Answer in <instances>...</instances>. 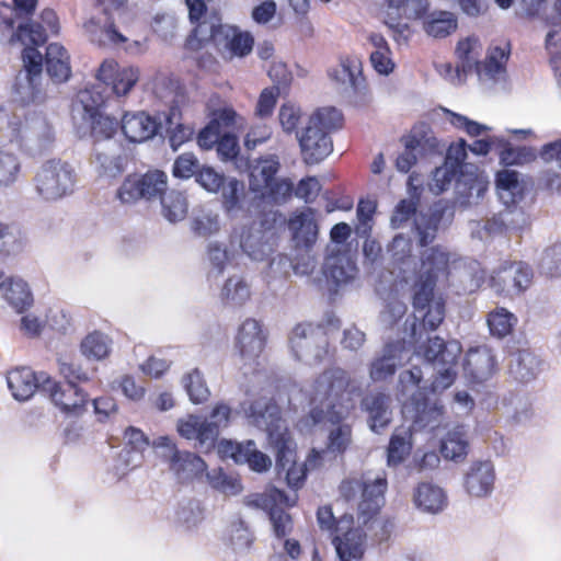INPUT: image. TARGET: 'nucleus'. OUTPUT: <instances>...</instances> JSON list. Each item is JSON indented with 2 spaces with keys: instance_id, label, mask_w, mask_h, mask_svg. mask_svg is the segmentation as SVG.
<instances>
[{
  "instance_id": "nucleus-39",
  "label": "nucleus",
  "mask_w": 561,
  "mask_h": 561,
  "mask_svg": "<svg viewBox=\"0 0 561 561\" xmlns=\"http://www.w3.org/2000/svg\"><path fill=\"white\" fill-rule=\"evenodd\" d=\"M407 139L412 137L416 140V153L420 157H428L442 153L439 140L435 136L431 126L426 123L414 125L408 135H403Z\"/></svg>"
},
{
  "instance_id": "nucleus-22",
  "label": "nucleus",
  "mask_w": 561,
  "mask_h": 561,
  "mask_svg": "<svg viewBox=\"0 0 561 561\" xmlns=\"http://www.w3.org/2000/svg\"><path fill=\"white\" fill-rule=\"evenodd\" d=\"M316 210L307 207L300 213H295L288 221L291 232V241L295 249L310 250L317 242L319 226L314 218Z\"/></svg>"
},
{
  "instance_id": "nucleus-44",
  "label": "nucleus",
  "mask_w": 561,
  "mask_h": 561,
  "mask_svg": "<svg viewBox=\"0 0 561 561\" xmlns=\"http://www.w3.org/2000/svg\"><path fill=\"white\" fill-rule=\"evenodd\" d=\"M398 348L394 343H387L382 356L376 358L370 365V378L374 381H383L393 376L397 371L396 353Z\"/></svg>"
},
{
  "instance_id": "nucleus-51",
  "label": "nucleus",
  "mask_w": 561,
  "mask_h": 561,
  "mask_svg": "<svg viewBox=\"0 0 561 561\" xmlns=\"http://www.w3.org/2000/svg\"><path fill=\"white\" fill-rule=\"evenodd\" d=\"M539 156L535 148L530 146H513V144L499 152L500 163L507 168L513 165H523L533 162Z\"/></svg>"
},
{
  "instance_id": "nucleus-36",
  "label": "nucleus",
  "mask_w": 561,
  "mask_h": 561,
  "mask_svg": "<svg viewBox=\"0 0 561 561\" xmlns=\"http://www.w3.org/2000/svg\"><path fill=\"white\" fill-rule=\"evenodd\" d=\"M449 254L440 245H433L421 253V268L417 275L430 276L438 280L447 272Z\"/></svg>"
},
{
  "instance_id": "nucleus-4",
  "label": "nucleus",
  "mask_w": 561,
  "mask_h": 561,
  "mask_svg": "<svg viewBox=\"0 0 561 561\" xmlns=\"http://www.w3.org/2000/svg\"><path fill=\"white\" fill-rule=\"evenodd\" d=\"M343 119V113L333 106L318 108L309 117L301 133L297 134L306 164H318L333 151L331 133L342 127Z\"/></svg>"
},
{
  "instance_id": "nucleus-7",
  "label": "nucleus",
  "mask_w": 561,
  "mask_h": 561,
  "mask_svg": "<svg viewBox=\"0 0 561 561\" xmlns=\"http://www.w3.org/2000/svg\"><path fill=\"white\" fill-rule=\"evenodd\" d=\"M167 190V173L159 169H150L145 173L128 174L117 190V197L125 204H135L141 199L153 202Z\"/></svg>"
},
{
  "instance_id": "nucleus-8",
  "label": "nucleus",
  "mask_w": 561,
  "mask_h": 561,
  "mask_svg": "<svg viewBox=\"0 0 561 561\" xmlns=\"http://www.w3.org/2000/svg\"><path fill=\"white\" fill-rule=\"evenodd\" d=\"M37 194L45 201H57L73 192L76 173L68 162L46 161L34 176Z\"/></svg>"
},
{
  "instance_id": "nucleus-28",
  "label": "nucleus",
  "mask_w": 561,
  "mask_h": 561,
  "mask_svg": "<svg viewBox=\"0 0 561 561\" xmlns=\"http://www.w3.org/2000/svg\"><path fill=\"white\" fill-rule=\"evenodd\" d=\"M45 71L55 83H64L71 77L70 56L61 44L50 43L46 47Z\"/></svg>"
},
{
  "instance_id": "nucleus-21",
  "label": "nucleus",
  "mask_w": 561,
  "mask_h": 561,
  "mask_svg": "<svg viewBox=\"0 0 561 561\" xmlns=\"http://www.w3.org/2000/svg\"><path fill=\"white\" fill-rule=\"evenodd\" d=\"M389 394L377 391L365 394L360 400V410L367 414V424L375 434H381L392 421Z\"/></svg>"
},
{
  "instance_id": "nucleus-62",
  "label": "nucleus",
  "mask_w": 561,
  "mask_h": 561,
  "mask_svg": "<svg viewBox=\"0 0 561 561\" xmlns=\"http://www.w3.org/2000/svg\"><path fill=\"white\" fill-rule=\"evenodd\" d=\"M22 59L25 71L22 76L30 77L31 80L41 79L44 58L39 50L35 47L26 46L22 51Z\"/></svg>"
},
{
  "instance_id": "nucleus-46",
  "label": "nucleus",
  "mask_w": 561,
  "mask_h": 561,
  "mask_svg": "<svg viewBox=\"0 0 561 561\" xmlns=\"http://www.w3.org/2000/svg\"><path fill=\"white\" fill-rule=\"evenodd\" d=\"M80 351L88 359L101 360L110 354L111 340L106 334L93 331L81 341Z\"/></svg>"
},
{
  "instance_id": "nucleus-30",
  "label": "nucleus",
  "mask_w": 561,
  "mask_h": 561,
  "mask_svg": "<svg viewBox=\"0 0 561 561\" xmlns=\"http://www.w3.org/2000/svg\"><path fill=\"white\" fill-rule=\"evenodd\" d=\"M366 535L362 528H350L343 537L335 536L332 543L335 547L340 561L360 560L364 557V539Z\"/></svg>"
},
{
  "instance_id": "nucleus-59",
  "label": "nucleus",
  "mask_w": 561,
  "mask_h": 561,
  "mask_svg": "<svg viewBox=\"0 0 561 561\" xmlns=\"http://www.w3.org/2000/svg\"><path fill=\"white\" fill-rule=\"evenodd\" d=\"M21 171L19 158L13 153L0 151V187L14 184Z\"/></svg>"
},
{
  "instance_id": "nucleus-27",
  "label": "nucleus",
  "mask_w": 561,
  "mask_h": 561,
  "mask_svg": "<svg viewBox=\"0 0 561 561\" xmlns=\"http://www.w3.org/2000/svg\"><path fill=\"white\" fill-rule=\"evenodd\" d=\"M495 186L500 201L506 213H513L523 201V188L519 185L518 172L503 169L495 174Z\"/></svg>"
},
{
  "instance_id": "nucleus-52",
  "label": "nucleus",
  "mask_w": 561,
  "mask_h": 561,
  "mask_svg": "<svg viewBox=\"0 0 561 561\" xmlns=\"http://www.w3.org/2000/svg\"><path fill=\"white\" fill-rule=\"evenodd\" d=\"M205 477L209 485L219 492L238 495L243 490L240 479L228 476L221 467L206 471Z\"/></svg>"
},
{
  "instance_id": "nucleus-12",
  "label": "nucleus",
  "mask_w": 561,
  "mask_h": 561,
  "mask_svg": "<svg viewBox=\"0 0 561 561\" xmlns=\"http://www.w3.org/2000/svg\"><path fill=\"white\" fill-rule=\"evenodd\" d=\"M139 79L137 67H123L114 60H104L96 73L98 82L93 85H105L102 94L110 99V103L116 102V98L124 96L134 88Z\"/></svg>"
},
{
  "instance_id": "nucleus-9",
  "label": "nucleus",
  "mask_w": 561,
  "mask_h": 561,
  "mask_svg": "<svg viewBox=\"0 0 561 561\" xmlns=\"http://www.w3.org/2000/svg\"><path fill=\"white\" fill-rule=\"evenodd\" d=\"M15 125L14 136L20 147L30 156L43 154L55 140L53 128L42 113H27L24 119Z\"/></svg>"
},
{
  "instance_id": "nucleus-25",
  "label": "nucleus",
  "mask_w": 561,
  "mask_h": 561,
  "mask_svg": "<svg viewBox=\"0 0 561 561\" xmlns=\"http://www.w3.org/2000/svg\"><path fill=\"white\" fill-rule=\"evenodd\" d=\"M403 416L407 420H411L412 424L408 428L398 427L391 434L387 447V463L389 467H396L402 463L405 457L410 455L412 450V432H420L425 430V427H416L411 417H407L404 414ZM439 421L440 417L435 424H433V426H426V428L434 430L439 424Z\"/></svg>"
},
{
  "instance_id": "nucleus-15",
  "label": "nucleus",
  "mask_w": 561,
  "mask_h": 561,
  "mask_svg": "<svg viewBox=\"0 0 561 561\" xmlns=\"http://www.w3.org/2000/svg\"><path fill=\"white\" fill-rule=\"evenodd\" d=\"M467 158L468 144L463 138H459L448 147L443 164L432 171V180L428 184L431 192L439 195L447 191L455 178V172L461 170L465 164H471L467 162Z\"/></svg>"
},
{
  "instance_id": "nucleus-54",
  "label": "nucleus",
  "mask_w": 561,
  "mask_h": 561,
  "mask_svg": "<svg viewBox=\"0 0 561 561\" xmlns=\"http://www.w3.org/2000/svg\"><path fill=\"white\" fill-rule=\"evenodd\" d=\"M542 275L550 278L561 277V242L547 247L538 264Z\"/></svg>"
},
{
  "instance_id": "nucleus-14",
  "label": "nucleus",
  "mask_w": 561,
  "mask_h": 561,
  "mask_svg": "<svg viewBox=\"0 0 561 561\" xmlns=\"http://www.w3.org/2000/svg\"><path fill=\"white\" fill-rule=\"evenodd\" d=\"M240 411L244 413L249 424L266 432L267 439L274 437L273 434H282L284 431L279 407L273 399L243 401L240 403Z\"/></svg>"
},
{
  "instance_id": "nucleus-10",
  "label": "nucleus",
  "mask_w": 561,
  "mask_h": 561,
  "mask_svg": "<svg viewBox=\"0 0 561 561\" xmlns=\"http://www.w3.org/2000/svg\"><path fill=\"white\" fill-rule=\"evenodd\" d=\"M293 354L307 365L322 363L328 354L329 340L324 330L312 324H297L289 337Z\"/></svg>"
},
{
  "instance_id": "nucleus-38",
  "label": "nucleus",
  "mask_w": 561,
  "mask_h": 561,
  "mask_svg": "<svg viewBox=\"0 0 561 561\" xmlns=\"http://www.w3.org/2000/svg\"><path fill=\"white\" fill-rule=\"evenodd\" d=\"M7 302L19 313L28 310L34 302L33 294L28 284L20 278H10L9 283L2 286Z\"/></svg>"
},
{
  "instance_id": "nucleus-26",
  "label": "nucleus",
  "mask_w": 561,
  "mask_h": 561,
  "mask_svg": "<svg viewBox=\"0 0 561 561\" xmlns=\"http://www.w3.org/2000/svg\"><path fill=\"white\" fill-rule=\"evenodd\" d=\"M495 472L491 461H476L466 474L465 488L470 495L482 497L489 495L494 485Z\"/></svg>"
},
{
  "instance_id": "nucleus-49",
  "label": "nucleus",
  "mask_w": 561,
  "mask_h": 561,
  "mask_svg": "<svg viewBox=\"0 0 561 561\" xmlns=\"http://www.w3.org/2000/svg\"><path fill=\"white\" fill-rule=\"evenodd\" d=\"M220 298L224 305L242 306L250 298V288L242 278L229 277L222 286Z\"/></svg>"
},
{
  "instance_id": "nucleus-23",
  "label": "nucleus",
  "mask_w": 561,
  "mask_h": 561,
  "mask_svg": "<svg viewBox=\"0 0 561 561\" xmlns=\"http://www.w3.org/2000/svg\"><path fill=\"white\" fill-rule=\"evenodd\" d=\"M36 391L48 394L50 400L58 407L67 416L82 415V403L68 402L64 399L65 396L76 394L72 386H62L60 382L54 380L47 373H36Z\"/></svg>"
},
{
  "instance_id": "nucleus-35",
  "label": "nucleus",
  "mask_w": 561,
  "mask_h": 561,
  "mask_svg": "<svg viewBox=\"0 0 561 561\" xmlns=\"http://www.w3.org/2000/svg\"><path fill=\"white\" fill-rule=\"evenodd\" d=\"M469 443L463 425H456L447 431L440 442V453L446 459L454 461L463 460L468 454Z\"/></svg>"
},
{
  "instance_id": "nucleus-57",
  "label": "nucleus",
  "mask_w": 561,
  "mask_h": 561,
  "mask_svg": "<svg viewBox=\"0 0 561 561\" xmlns=\"http://www.w3.org/2000/svg\"><path fill=\"white\" fill-rule=\"evenodd\" d=\"M253 541L254 536L244 520L239 519L231 524L229 529V542L234 552H248Z\"/></svg>"
},
{
  "instance_id": "nucleus-2",
  "label": "nucleus",
  "mask_w": 561,
  "mask_h": 561,
  "mask_svg": "<svg viewBox=\"0 0 561 561\" xmlns=\"http://www.w3.org/2000/svg\"><path fill=\"white\" fill-rule=\"evenodd\" d=\"M348 386L350 378L344 369H325L314 380L310 410L305 419L311 426H336L328 435L327 449L337 455H343L352 443V426L343 423L354 408Z\"/></svg>"
},
{
  "instance_id": "nucleus-45",
  "label": "nucleus",
  "mask_w": 561,
  "mask_h": 561,
  "mask_svg": "<svg viewBox=\"0 0 561 561\" xmlns=\"http://www.w3.org/2000/svg\"><path fill=\"white\" fill-rule=\"evenodd\" d=\"M447 213H449V217H453V207L447 201L439 199L431 205L426 211H420L419 215L414 218L413 222L419 224L425 229H431L438 232Z\"/></svg>"
},
{
  "instance_id": "nucleus-40",
  "label": "nucleus",
  "mask_w": 561,
  "mask_h": 561,
  "mask_svg": "<svg viewBox=\"0 0 561 561\" xmlns=\"http://www.w3.org/2000/svg\"><path fill=\"white\" fill-rule=\"evenodd\" d=\"M273 435L274 437L267 440L272 448L275 450V470L278 476H282L286 469L290 468L293 465H296V451L290 447V437L286 427H284L282 434Z\"/></svg>"
},
{
  "instance_id": "nucleus-55",
  "label": "nucleus",
  "mask_w": 561,
  "mask_h": 561,
  "mask_svg": "<svg viewBox=\"0 0 561 561\" xmlns=\"http://www.w3.org/2000/svg\"><path fill=\"white\" fill-rule=\"evenodd\" d=\"M516 317L504 308L490 312L488 325L492 336L504 337L508 335L516 324Z\"/></svg>"
},
{
  "instance_id": "nucleus-11",
  "label": "nucleus",
  "mask_w": 561,
  "mask_h": 561,
  "mask_svg": "<svg viewBox=\"0 0 561 561\" xmlns=\"http://www.w3.org/2000/svg\"><path fill=\"white\" fill-rule=\"evenodd\" d=\"M153 446L165 449L163 458L168 459L169 469L179 481H192L205 474L207 470L205 460L195 453L180 450L169 436L158 437Z\"/></svg>"
},
{
  "instance_id": "nucleus-41",
  "label": "nucleus",
  "mask_w": 561,
  "mask_h": 561,
  "mask_svg": "<svg viewBox=\"0 0 561 561\" xmlns=\"http://www.w3.org/2000/svg\"><path fill=\"white\" fill-rule=\"evenodd\" d=\"M26 237L15 224L0 220V254L11 256L20 254L26 245Z\"/></svg>"
},
{
  "instance_id": "nucleus-24",
  "label": "nucleus",
  "mask_w": 561,
  "mask_h": 561,
  "mask_svg": "<svg viewBox=\"0 0 561 561\" xmlns=\"http://www.w3.org/2000/svg\"><path fill=\"white\" fill-rule=\"evenodd\" d=\"M545 368V360L529 348L517 350L511 355L510 376L520 383L535 380Z\"/></svg>"
},
{
  "instance_id": "nucleus-43",
  "label": "nucleus",
  "mask_w": 561,
  "mask_h": 561,
  "mask_svg": "<svg viewBox=\"0 0 561 561\" xmlns=\"http://www.w3.org/2000/svg\"><path fill=\"white\" fill-rule=\"evenodd\" d=\"M59 371L66 379V383L64 386H72L73 391L77 393L75 396L78 397V401L76 403H82V413L87 410V404L89 402L88 393L84 392L79 386L78 382L89 381V375L87 371L82 370L80 365L75 363H67L59 360Z\"/></svg>"
},
{
  "instance_id": "nucleus-3",
  "label": "nucleus",
  "mask_w": 561,
  "mask_h": 561,
  "mask_svg": "<svg viewBox=\"0 0 561 561\" xmlns=\"http://www.w3.org/2000/svg\"><path fill=\"white\" fill-rule=\"evenodd\" d=\"M207 23L197 24L185 39L184 48L198 51L207 44H211L224 59L245 58L254 47V36L249 31H242L237 25L216 23L209 26L208 35L205 30Z\"/></svg>"
},
{
  "instance_id": "nucleus-29",
  "label": "nucleus",
  "mask_w": 561,
  "mask_h": 561,
  "mask_svg": "<svg viewBox=\"0 0 561 561\" xmlns=\"http://www.w3.org/2000/svg\"><path fill=\"white\" fill-rule=\"evenodd\" d=\"M413 502L419 510L437 514L446 506L447 496L442 488L430 482H421L414 489Z\"/></svg>"
},
{
  "instance_id": "nucleus-13",
  "label": "nucleus",
  "mask_w": 561,
  "mask_h": 561,
  "mask_svg": "<svg viewBox=\"0 0 561 561\" xmlns=\"http://www.w3.org/2000/svg\"><path fill=\"white\" fill-rule=\"evenodd\" d=\"M454 204L468 207L473 201L484 196L489 186V178L477 164H465L455 172Z\"/></svg>"
},
{
  "instance_id": "nucleus-6",
  "label": "nucleus",
  "mask_w": 561,
  "mask_h": 561,
  "mask_svg": "<svg viewBox=\"0 0 561 561\" xmlns=\"http://www.w3.org/2000/svg\"><path fill=\"white\" fill-rule=\"evenodd\" d=\"M436 284L434 277L416 274L412 286L415 319H420L422 328L430 331H435L445 319V301L442 297L435 298L434 295Z\"/></svg>"
},
{
  "instance_id": "nucleus-20",
  "label": "nucleus",
  "mask_w": 561,
  "mask_h": 561,
  "mask_svg": "<svg viewBox=\"0 0 561 561\" xmlns=\"http://www.w3.org/2000/svg\"><path fill=\"white\" fill-rule=\"evenodd\" d=\"M466 377L474 383L489 380L496 370V359L490 347L485 345L471 347L462 363Z\"/></svg>"
},
{
  "instance_id": "nucleus-19",
  "label": "nucleus",
  "mask_w": 561,
  "mask_h": 561,
  "mask_svg": "<svg viewBox=\"0 0 561 561\" xmlns=\"http://www.w3.org/2000/svg\"><path fill=\"white\" fill-rule=\"evenodd\" d=\"M125 138L131 144H140L157 136L162 124L158 117L146 112L125 113L119 126Z\"/></svg>"
},
{
  "instance_id": "nucleus-16",
  "label": "nucleus",
  "mask_w": 561,
  "mask_h": 561,
  "mask_svg": "<svg viewBox=\"0 0 561 561\" xmlns=\"http://www.w3.org/2000/svg\"><path fill=\"white\" fill-rule=\"evenodd\" d=\"M322 273L331 294H336L337 289L351 283L357 275L358 268L355 260L347 251H336L328 253Z\"/></svg>"
},
{
  "instance_id": "nucleus-63",
  "label": "nucleus",
  "mask_w": 561,
  "mask_h": 561,
  "mask_svg": "<svg viewBox=\"0 0 561 561\" xmlns=\"http://www.w3.org/2000/svg\"><path fill=\"white\" fill-rule=\"evenodd\" d=\"M273 81V89L286 94L293 82V73L283 61L273 62L267 72Z\"/></svg>"
},
{
  "instance_id": "nucleus-5",
  "label": "nucleus",
  "mask_w": 561,
  "mask_h": 561,
  "mask_svg": "<svg viewBox=\"0 0 561 561\" xmlns=\"http://www.w3.org/2000/svg\"><path fill=\"white\" fill-rule=\"evenodd\" d=\"M103 88L105 85H91L78 94L83 108V119L90 125L94 145L112 139L121 126V121L107 112L111 103L110 99L102 94Z\"/></svg>"
},
{
  "instance_id": "nucleus-17",
  "label": "nucleus",
  "mask_w": 561,
  "mask_h": 561,
  "mask_svg": "<svg viewBox=\"0 0 561 561\" xmlns=\"http://www.w3.org/2000/svg\"><path fill=\"white\" fill-rule=\"evenodd\" d=\"M279 237L274 228L249 229L241 236V249L253 261H268L273 265Z\"/></svg>"
},
{
  "instance_id": "nucleus-64",
  "label": "nucleus",
  "mask_w": 561,
  "mask_h": 561,
  "mask_svg": "<svg viewBox=\"0 0 561 561\" xmlns=\"http://www.w3.org/2000/svg\"><path fill=\"white\" fill-rule=\"evenodd\" d=\"M268 517L273 526L274 536L277 539L285 538L293 527L291 516L279 506H270Z\"/></svg>"
},
{
  "instance_id": "nucleus-18",
  "label": "nucleus",
  "mask_w": 561,
  "mask_h": 561,
  "mask_svg": "<svg viewBox=\"0 0 561 561\" xmlns=\"http://www.w3.org/2000/svg\"><path fill=\"white\" fill-rule=\"evenodd\" d=\"M266 336L262 327L255 319H247L239 328L236 336L234 348L244 364L256 360L265 347Z\"/></svg>"
},
{
  "instance_id": "nucleus-61",
  "label": "nucleus",
  "mask_w": 561,
  "mask_h": 561,
  "mask_svg": "<svg viewBox=\"0 0 561 561\" xmlns=\"http://www.w3.org/2000/svg\"><path fill=\"white\" fill-rule=\"evenodd\" d=\"M417 215V201L403 198L394 206L390 217V227L392 229H399L412 217L415 218Z\"/></svg>"
},
{
  "instance_id": "nucleus-31",
  "label": "nucleus",
  "mask_w": 561,
  "mask_h": 561,
  "mask_svg": "<svg viewBox=\"0 0 561 561\" xmlns=\"http://www.w3.org/2000/svg\"><path fill=\"white\" fill-rule=\"evenodd\" d=\"M218 194L220 195L221 209L228 217H234L243 209L245 198L243 181L233 176H226L225 184H222V188H220Z\"/></svg>"
},
{
  "instance_id": "nucleus-32",
  "label": "nucleus",
  "mask_w": 561,
  "mask_h": 561,
  "mask_svg": "<svg viewBox=\"0 0 561 561\" xmlns=\"http://www.w3.org/2000/svg\"><path fill=\"white\" fill-rule=\"evenodd\" d=\"M36 373L28 367L10 370L7 375L8 388L18 401H26L36 392Z\"/></svg>"
},
{
  "instance_id": "nucleus-1",
  "label": "nucleus",
  "mask_w": 561,
  "mask_h": 561,
  "mask_svg": "<svg viewBox=\"0 0 561 561\" xmlns=\"http://www.w3.org/2000/svg\"><path fill=\"white\" fill-rule=\"evenodd\" d=\"M462 352L460 342L445 341L438 335L428 336L423 346L425 360L437 370L428 386H421L423 371L420 366L402 370L399 375L398 389L401 396L411 392L402 404V414L411 417L416 427L433 426L444 413V405L438 398L449 388L457 376L455 366Z\"/></svg>"
},
{
  "instance_id": "nucleus-60",
  "label": "nucleus",
  "mask_w": 561,
  "mask_h": 561,
  "mask_svg": "<svg viewBox=\"0 0 561 561\" xmlns=\"http://www.w3.org/2000/svg\"><path fill=\"white\" fill-rule=\"evenodd\" d=\"M95 162L99 165L100 174L108 178H116L124 171V158L122 156H110L94 147Z\"/></svg>"
},
{
  "instance_id": "nucleus-37",
  "label": "nucleus",
  "mask_w": 561,
  "mask_h": 561,
  "mask_svg": "<svg viewBox=\"0 0 561 561\" xmlns=\"http://www.w3.org/2000/svg\"><path fill=\"white\" fill-rule=\"evenodd\" d=\"M162 216L171 224L183 220L188 211V201L185 193L171 190L159 198Z\"/></svg>"
},
{
  "instance_id": "nucleus-34",
  "label": "nucleus",
  "mask_w": 561,
  "mask_h": 561,
  "mask_svg": "<svg viewBox=\"0 0 561 561\" xmlns=\"http://www.w3.org/2000/svg\"><path fill=\"white\" fill-rule=\"evenodd\" d=\"M458 27L457 16L449 11H432L423 22V31L431 37L442 39L456 32Z\"/></svg>"
},
{
  "instance_id": "nucleus-48",
  "label": "nucleus",
  "mask_w": 561,
  "mask_h": 561,
  "mask_svg": "<svg viewBox=\"0 0 561 561\" xmlns=\"http://www.w3.org/2000/svg\"><path fill=\"white\" fill-rule=\"evenodd\" d=\"M182 385L186 391L190 401L199 404L208 400L210 391L206 385L204 376L198 368L192 369L182 377Z\"/></svg>"
},
{
  "instance_id": "nucleus-58",
  "label": "nucleus",
  "mask_w": 561,
  "mask_h": 561,
  "mask_svg": "<svg viewBox=\"0 0 561 561\" xmlns=\"http://www.w3.org/2000/svg\"><path fill=\"white\" fill-rule=\"evenodd\" d=\"M194 181L207 193L217 194L225 184L226 175L210 165L202 164Z\"/></svg>"
},
{
  "instance_id": "nucleus-42",
  "label": "nucleus",
  "mask_w": 561,
  "mask_h": 561,
  "mask_svg": "<svg viewBox=\"0 0 561 561\" xmlns=\"http://www.w3.org/2000/svg\"><path fill=\"white\" fill-rule=\"evenodd\" d=\"M43 99L41 79L31 80L20 72L13 84V100L22 106L39 102Z\"/></svg>"
},
{
  "instance_id": "nucleus-50",
  "label": "nucleus",
  "mask_w": 561,
  "mask_h": 561,
  "mask_svg": "<svg viewBox=\"0 0 561 561\" xmlns=\"http://www.w3.org/2000/svg\"><path fill=\"white\" fill-rule=\"evenodd\" d=\"M13 37L23 44L28 43L30 46L37 48L46 43L47 33L42 23L30 20L19 24Z\"/></svg>"
},
{
  "instance_id": "nucleus-53",
  "label": "nucleus",
  "mask_w": 561,
  "mask_h": 561,
  "mask_svg": "<svg viewBox=\"0 0 561 561\" xmlns=\"http://www.w3.org/2000/svg\"><path fill=\"white\" fill-rule=\"evenodd\" d=\"M201 167L202 163L193 152H183L174 159L171 173L176 180H195Z\"/></svg>"
},
{
  "instance_id": "nucleus-47",
  "label": "nucleus",
  "mask_w": 561,
  "mask_h": 561,
  "mask_svg": "<svg viewBox=\"0 0 561 561\" xmlns=\"http://www.w3.org/2000/svg\"><path fill=\"white\" fill-rule=\"evenodd\" d=\"M190 229L195 237L209 238L220 229L219 216L210 210L194 211L190 218Z\"/></svg>"
},
{
  "instance_id": "nucleus-56",
  "label": "nucleus",
  "mask_w": 561,
  "mask_h": 561,
  "mask_svg": "<svg viewBox=\"0 0 561 561\" xmlns=\"http://www.w3.org/2000/svg\"><path fill=\"white\" fill-rule=\"evenodd\" d=\"M489 286L499 295L514 294L512 261L503 262L492 272Z\"/></svg>"
},
{
  "instance_id": "nucleus-33",
  "label": "nucleus",
  "mask_w": 561,
  "mask_h": 561,
  "mask_svg": "<svg viewBox=\"0 0 561 561\" xmlns=\"http://www.w3.org/2000/svg\"><path fill=\"white\" fill-rule=\"evenodd\" d=\"M355 69L356 60L346 58L341 61L339 68L330 69L328 75L332 80L339 83H345V81L348 80L353 93L358 98H363L367 92L366 80L362 69L359 68L357 72Z\"/></svg>"
}]
</instances>
